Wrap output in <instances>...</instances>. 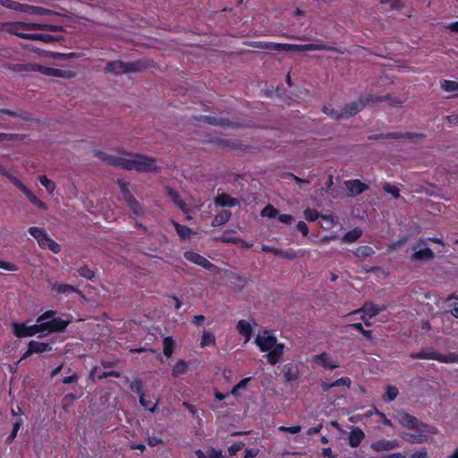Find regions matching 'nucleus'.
<instances>
[{
    "mask_svg": "<svg viewBox=\"0 0 458 458\" xmlns=\"http://www.w3.org/2000/svg\"><path fill=\"white\" fill-rule=\"evenodd\" d=\"M29 345L33 354H41L45 352H49L52 350V347L48 343L31 340L29 342Z\"/></svg>",
    "mask_w": 458,
    "mask_h": 458,
    "instance_id": "cd10ccee",
    "label": "nucleus"
},
{
    "mask_svg": "<svg viewBox=\"0 0 458 458\" xmlns=\"http://www.w3.org/2000/svg\"><path fill=\"white\" fill-rule=\"evenodd\" d=\"M399 446L400 442L397 439H379L370 445L371 450L377 453L390 451Z\"/></svg>",
    "mask_w": 458,
    "mask_h": 458,
    "instance_id": "ddd939ff",
    "label": "nucleus"
},
{
    "mask_svg": "<svg viewBox=\"0 0 458 458\" xmlns=\"http://www.w3.org/2000/svg\"><path fill=\"white\" fill-rule=\"evenodd\" d=\"M255 344L259 346L260 352H268L272 348L276 347V345L279 344H277L276 337L272 335H258L255 339Z\"/></svg>",
    "mask_w": 458,
    "mask_h": 458,
    "instance_id": "4468645a",
    "label": "nucleus"
},
{
    "mask_svg": "<svg viewBox=\"0 0 458 458\" xmlns=\"http://www.w3.org/2000/svg\"><path fill=\"white\" fill-rule=\"evenodd\" d=\"M365 438V433L361 428L356 426L351 427V431L349 433V436L347 437L348 445L352 447L356 448L358 447L363 439Z\"/></svg>",
    "mask_w": 458,
    "mask_h": 458,
    "instance_id": "dca6fc26",
    "label": "nucleus"
},
{
    "mask_svg": "<svg viewBox=\"0 0 458 458\" xmlns=\"http://www.w3.org/2000/svg\"><path fill=\"white\" fill-rule=\"evenodd\" d=\"M187 370H188L187 362L183 360H179L174 366V368L172 369V374L174 377H178V376L185 374L187 372Z\"/></svg>",
    "mask_w": 458,
    "mask_h": 458,
    "instance_id": "4c0bfd02",
    "label": "nucleus"
},
{
    "mask_svg": "<svg viewBox=\"0 0 458 458\" xmlns=\"http://www.w3.org/2000/svg\"><path fill=\"white\" fill-rule=\"evenodd\" d=\"M412 259L414 260H422V259H431L434 258V252L429 248L421 249L416 250L412 256Z\"/></svg>",
    "mask_w": 458,
    "mask_h": 458,
    "instance_id": "473e14b6",
    "label": "nucleus"
},
{
    "mask_svg": "<svg viewBox=\"0 0 458 458\" xmlns=\"http://www.w3.org/2000/svg\"><path fill=\"white\" fill-rule=\"evenodd\" d=\"M13 333L17 338L31 337L41 334L39 324L27 326L25 323L13 322Z\"/></svg>",
    "mask_w": 458,
    "mask_h": 458,
    "instance_id": "6e6552de",
    "label": "nucleus"
},
{
    "mask_svg": "<svg viewBox=\"0 0 458 458\" xmlns=\"http://www.w3.org/2000/svg\"><path fill=\"white\" fill-rule=\"evenodd\" d=\"M283 352L284 345L282 344L276 345V347L269 350L266 355L267 362L271 365H276L281 360Z\"/></svg>",
    "mask_w": 458,
    "mask_h": 458,
    "instance_id": "b1692460",
    "label": "nucleus"
},
{
    "mask_svg": "<svg viewBox=\"0 0 458 458\" xmlns=\"http://www.w3.org/2000/svg\"><path fill=\"white\" fill-rule=\"evenodd\" d=\"M71 320H64L60 318H54L47 322L40 323L41 334L44 333H63L66 330Z\"/></svg>",
    "mask_w": 458,
    "mask_h": 458,
    "instance_id": "0eeeda50",
    "label": "nucleus"
},
{
    "mask_svg": "<svg viewBox=\"0 0 458 458\" xmlns=\"http://www.w3.org/2000/svg\"><path fill=\"white\" fill-rule=\"evenodd\" d=\"M363 310H365V312L369 316V318H372V317H375L377 315L379 314V312L382 310L378 308H377L374 304L372 303H366L364 305V308Z\"/></svg>",
    "mask_w": 458,
    "mask_h": 458,
    "instance_id": "bf43d9fd",
    "label": "nucleus"
},
{
    "mask_svg": "<svg viewBox=\"0 0 458 458\" xmlns=\"http://www.w3.org/2000/svg\"><path fill=\"white\" fill-rule=\"evenodd\" d=\"M28 232L37 240L41 249L49 250L55 254L61 251V246L50 238L43 228L31 226L28 229Z\"/></svg>",
    "mask_w": 458,
    "mask_h": 458,
    "instance_id": "f03ea898",
    "label": "nucleus"
},
{
    "mask_svg": "<svg viewBox=\"0 0 458 458\" xmlns=\"http://www.w3.org/2000/svg\"><path fill=\"white\" fill-rule=\"evenodd\" d=\"M172 223L181 239L185 240L193 233L191 228H190L189 226L182 225L175 221H172Z\"/></svg>",
    "mask_w": 458,
    "mask_h": 458,
    "instance_id": "2f4dec72",
    "label": "nucleus"
},
{
    "mask_svg": "<svg viewBox=\"0 0 458 458\" xmlns=\"http://www.w3.org/2000/svg\"><path fill=\"white\" fill-rule=\"evenodd\" d=\"M236 329L241 335L245 337V342H249L252 336V327L250 322L244 319L238 321Z\"/></svg>",
    "mask_w": 458,
    "mask_h": 458,
    "instance_id": "393cba45",
    "label": "nucleus"
},
{
    "mask_svg": "<svg viewBox=\"0 0 458 458\" xmlns=\"http://www.w3.org/2000/svg\"><path fill=\"white\" fill-rule=\"evenodd\" d=\"M345 187L350 196L355 197L369 189V186L358 179L348 180L345 182Z\"/></svg>",
    "mask_w": 458,
    "mask_h": 458,
    "instance_id": "2eb2a0df",
    "label": "nucleus"
},
{
    "mask_svg": "<svg viewBox=\"0 0 458 458\" xmlns=\"http://www.w3.org/2000/svg\"><path fill=\"white\" fill-rule=\"evenodd\" d=\"M440 87L445 92H455L458 90V82L450 80L440 81Z\"/></svg>",
    "mask_w": 458,
    "mask_h": 458,
    "instance_id": "ea45409f",
    "label": "nucleus"
},
{
    "mask_svg": "<svg viewBox=\"0 0 458 458\" xmlns=\"http://www.w3.org/2000/svg\"><path fill=\"white\" fill-rule=\"evenodd\" d=\"M142 382L140 379H134L130 384L131 390L133 393L139 394L140 396H141V394H144V393L142 392Z\"/></svg>",
    "mask_w": 458,
    "mask_h": 458,
    "instance_id": "13d9d810",
    "label": "nucleus"
},
{
    "mask_svg": "<svg viewBox=\"0 0 458 458\" xmlns=\"http://www.w3.org/2000/svg\"><path fill=\"white\" fill-rule=\"evenodd\" d=\"M425 135L423 133H418V132H387V133H381L377 135L369 136V139L370 140H377V139H408V140H413V139H421L424 138Z\"/></svg>",
    "mask_w": 458,
    "mask_h": 458,
    "instance_id": "f8f14e48",
    "label": "nucleus"
},
{
    "mask_svg": "<svg viewBox=\"0 0 458 458\" xmlns=\"http://www.w3.org/2000/svg\"><path fill=\"white\" fill-rule=\"evenodd\" d=\"M372 254L374 250L370 246H360L355 251L357 257H370Z\"/></svg>",
    "mask_w": 458,
    "mask_h": 458,
    "instance_id": "8fccbe9b",
    "label": "nucleus"
},
{
    "mask_svg": "<svg viewBox=\"0 0 458 458\" xmlns=\"http://www.w3.org/2000/svg\"><path fill=\"white\" fill-rule=\"evenodd\" d=\"M373 95L360 97L358 100L347 104L343 109V117L348 118L361 111L367 105H372Z\"/></svg>",
    "mask_w": 458,
    "mask_h": 458,
    "instance_id": "423d86ee",
    "label": "nucleus"
},
{
    "mask_svg": "<svg viewBox=\"0 0 458 458\" xmlns=\"http://www.w3.org/2000/svg\"><path fill=\"white\" fill-rule=\"evenodd\" d=\"M318 216H319V214H318V210H316L314 208H307L304 210V217L306 220H308L310 222L316 221L318 218Z\"/></svg>",
    "mask_w": 458,
    "mask_h": 458,
    "instance_id": "5fc2aeb1",
    "label": "nucleus"
},
{
    "mask_svg": "<svg viewBox=\"0 0 458 458\" xmlns=\"http://www.w3.org/2000/svg\"><path fill=\"white\" fill-rule=\"evenodd\" d=\"M439 353L440 352H437L433 348H427V349L421 350L420 352L411 353L410 357L413 360L420 359V360H437Z\"/></svg>",
    "mask_w": 458,
    "mask_h": 458,
    "instance_id": "4be33fe9",
    "label": "nucleus"
},
{
    "mask_svg": "<svg viewBox=\"0 0 458 458\" xmlns=\"http://www.w3.org/2000/svg\"><path fill=\"white\" fill-rule=\"evenodd\" d=\"M183 256L188 261L196 264L210 272L216 273L218 271V267L215 264L211 263L204 256L195 251L187 250L183 253Z\"/></svg>",
    "mask_w": 458,
    "mask_h": 458,
    "instance_id": "1a4fd4ad",
    "label": "nucleus"
},
{
    "mask_svg": "<svg viewBox=\"0 0 458 458\" xmlns=\"http://www.w3.org/2000/svg\"><path fill=\"white\" fill-rule=\"evenodd\" d=\"M126 203L133 214L137 216L144 214L143 206L134 197L127 200Z\"/></svg>",
    "mask_w": 458,
    "mask_h": 458,
    "instance_id": "c9c22d12",
    "label": "nucleus"
},
{
    "mask_svg": "<svg viewBox=\"0 0 458 458\" xmlns=\"http://www.w3.org/2000/svg\"><path fill=\"white\" fill-rule=\"evenodd\" d=\"M16 27L22 30H49V31H59L61 27L56 25H49L37 22H18Z\"/></svg>",
    "mask_w": 458,
    "mask_h": 458,
    "instance_id": "f3484780",
    "label": "nucleus"
},
{
    "mask_svg": "<svg viewBox=\"0 0 458 458\" xmlns=\"http://www.w3.org/2000/svg\"><path fill=\"white\" fill-rule=\"evenodd\" d=\"M78 273L81 276H82L88 280L93 281V279L95 277V272L86 265L81 267L78 269Z\"/></svg>",
    "mask_w": 458,
    "mask_h": 458,
    "instance_id": "a18cd8bd",
    "label": "nucleus"
},
{
    "mask_svg": "<svg viewBox=\"0 0 458 458\" xmlns=\"http://www.w3.org/2000/svg\"><path fill=\"white\" fill-rule=\"evenodd\" d=\"M140 403L145 409L148 410L151 413H156L157 411V403H156L154 405L150 406L151 402L148 401L145 398V394H141V396H140Z\"/></svg>",
    "mask_w": 458,
    "mask_h": 458,
    "instance_id": "de8ad7c7",
    "label": "nucleus"
},
{
    "mask_svg": "<svg viewBox=\"0 0 458 458\" xmlns=\"http://www.w3.org/2000/svg\"><path fill=\"white\" fill-rule=\"evenodd\" d=\"M398 393V389L395 386H388L386 390V394L384 395V401H394L397 397Z\"/></svg>",
    "mask_w": 458,
    "mask_h": 458,
    "instance_id": "49530a36",
    "label": "nucleus"
},
{
    "mask_svg": "<svg viewBox=\"0 0 458 458\" xmlns=\"http://www.w3.org/2000/svg\"><path fill=\"white\" fill-rule=\"evenodd\" d=\"M215 203L220 207L233 208L240 204L239 200L235 198L231 197L228 194L221 193L215 198Z\"/></svg>",
    "mask_w": 458,
    "mask_h": 458,
    "instance_id": "5701e85b",
    "label": "nucleus"
},
{
    "mask_svg": "<svg viewBox=\"0 0 458 458\" xmlns=\"http://www.w3.org/2000/svg\"><path fill=\"white\" fill-rule=\"evenodd\" d=\"M267 50L284 51V50H293V51H318L327 50L328 47L326 44H306V45H294V44H282V43H268L266 46Z\"/></svg>",
    "mask_w": 458,
    "mask_h": 458,
    "instance_id": "20e7f679",
    "label": "nucleus"
},
{
    "mask_svg": "<svg viewBox=\"0 0 458 458\" xmlns=\"http://www.w3.org/2000/svg\"><path fill=\"white\" fill-rule=\"evenodd\" d=\"M51 289L58 294H66L79 292L77 288L73 285L59 283L53 284Z\"/></svg>",
    "mask_w": 458,
    "mask_h": 458,
    "instance_id": "c85d7f7f",
    "label": "nucleus"
},
{
    "mask_svg": "<svg viewBox=\"0 0 458 458\" xmlns=\"http://www.w3.org/2000/svg\"><path fill=\"white\" fill-rule=\"evenodd\" d=\"M301 428L299 425L291 426V427L280 426L278 428V430L280 432H288V433H291V434H297V433H299L301 431Z\"/></svg>",
    "mask_w": 458,
    "mask_h": 458,
    "instance_id": "774afa93",
    "label": "nucleus"
},
{
    "mask_svg": "<svg viewBox=\"0 0 458 458\" xmlns=\"http://www.w3.org/2000/svg\"><path fill=\"white\" fill-rule=\"evenodd\" d=\"M0 5L17 12H21L22 8L21 3L13 0H0Z\"/></svg>",
    "mask_w": 458,
    "mask_h": 458,
    "instance_id": "37998d69",
    "label": "nucleus"
},
{
    "mask_svg": "<svg viewBox=\"0 0 458 458\" xmlns=\"http://www.w3.org/2000/svg\"><path fill=\"white\" fill-rule=\"evenodd\" d=\"M277 214H278L277 209L276 208H274L272 205L266 206L261 211V216H267L269 218L276 217Z\"/></svg>",
    "mask_w": 458,
    "mask_h": 458,
    "instance_id": "864d4df0",
    "label": "nucleus"
},
{
    "mask_svg": "<svg viewBox=\"0 0 458 458\" xmlns=\"http://www.w3.org/2000/svg\"><path fill=\"white\" fill-rule=\"evenodd\" d=\"M39 71L41 72V73H43L45 75L55 76V77L62 76V72L59 69H55V68L41 66L39 68Z\"/></svg>",
    "mask_w": 458,
    "mask_h": 458,
    "instance_id": "6e6d98bb",
    "label": "nucleus"
},
{
    "mask_svg": "<svg viewBox=\"0 0 458 458\" xmlns=\"http://www.w3.org/2000/svg\"><path fill=\"white\" fill-rule=\"evenodd\" d=\"M383 190L388 194H391L394 199H398L400 196V190L398 187L392 185L388 182H386L383 185Z\"/></svg>",
    "mask_w": 458,
    "mask_h": 458,
    "instance_id": "09e8293b",
    "label": "nucleus"
},
{
    "mask_svg": "<svg viewBox=\"0 0 458 458\" xmlns=\"http://www.w3.org/2000/svg\"><path fill=\"white\" fill-rule=\"evenodd\" d=\"M167 194L171 198V199L174 201V204L183 212H187V205L186 203L181 199L180 194L174 191L172 188L167 189Z\"/></svg>",
    "mask_w": 458,
    "mask_h": 458,
    "instance_id": "c756f323",
    "label": "nucleus"
},
{
    "mask_svg": "<svg viewBox=\"0 0 458 458\" xmlns=\"http://www.w3.org/2000/svg\"><path fill=\"white\" fill-rule=\"evenodd\" d=\"M379 102H387L388 105L393 107H399L403 103V100L391 94H386L383 96H373L372 105Z\"/></svg>",
    "mask_w": 458,
    "mask_h": 458,
    "instance_id": "412c9836",
    "label": "nucleus"
},
{
    "mask_svg": "<svg viewBox=\"0 0 458 458\" xmlns=\"http://www.w3.org/2000/svg\"><path fill=\"white\" fill-rule=\"evenodd\" d=\"M200 347L205 348L207 346H215L216 345V337L214 334L210 331H204L200 340Z\"/></svg>",
    "mask_w": 458,
    "mask_h": 458,
    "instance_id": "f704fd0d",
    "label": "nucleus"
},
{
    "mask_svg": "<svg viewBox=\"0 0 458 458\" xmlns=\"http://www.w3.org/2000/svg\"><path fill=\"white\" fill-rule=\"evenodd\" d=\"M312 360L315 364L320 365L326 369H335L339 367L338 364L329 359L328 354L326 352L313 356Z\"/></svg>",
    "mask_w": 458,
    "mask_h": 458,
    "instance_id": "6ab92c4d",
    "label": "nucleus"
},
{
    "mask_svg": "<svg viewBox=\"0 0 458 458\" xmlns=\"http://www.w3.org/2000/svg\"><path fill=\"white\" fill-rule=\"evenodd\" d=\"M0 113L4 114H7L11 117H20L22 119H27V116L22 112L13 111L7 108H1Z\"/></svg>",
    "mask_w": 458,
    "mask_h": 458,
    "instance_id": "e2e57ef3",
    "label": "nucleus"
},
{
    "mask_svg": "<svg viewBox=\"0 0 458 458\" xmlns=\"http://www.w3.org/2000/svg\"><path fill=\"white\" fill-rule=\"evenodd\" d=\"M232 213L229 210L224 209L215 216L211 222L213 227H218L225 225L231 218Z\"/></svg>",
    "mask_w": 458,
    "mask_h": 458,
    "instance_id": "bb28decb",
    "label": "nucleus"
},
{
    "mask_svg": "<svg viewBox=\"0 0 458 458\" xmlns=\"http://www.w3.org/2000/svg\"><path fill=\"white\" fill-rule=\"evenodd\" d=\"M17 36L22 39L28 40H39L44 43H53L55 41V37L50 34H41V33H17Z\"/></svg>",
    "mask_w": 458,
    "mask_h": 458,
    "instance_id": "a211bd4d",
    "label": "nucleus"
},
{
    "mask_svg": "<svg viewBox=\"0 0 458 458\" xmlns=\"http://www.w3.org/2000/svg\"><path fill=\"white\" fill-rule=\"evenodd\" d=\"M457 299H458V296L455 293L450 294L445 299V302L447 303V306H448V311L455 318H458V302L454 301V300H457Z\"/></svg>",
    "mask_w": 458,
    "mask_h": 458,
    "instance_id": "7c9ffc66",
    "label": "nucleus"
},
{
    "mask_svg": "<svg viewBox=\"0 0 458 458\" xmlns=\"http://www.w3.org/2000/svg\"><path fill=\"white\" fill-rule=\"evenodd\" d=\"M251 380V377L242 379L239 383L234 385L231 390V394L237 395L239 390L243 389L247 386L248 383Z\"/></svg>",
    "mask_w": 458,
    "mask_h": 458,
    "instance_id": "3c124183",
    "label": "nucleus"
},
{
    "mask_svg": "<svg viewBox=\"0 0 458 458\" xmlns=\"http://www.w3.org/2000/svg\"><path fill=\"white\" fill-rule=\"evenodd\" d=\"M174 340L172 336H166L163 340V352L165 357L169 358L174 352Z\"/></svg>",
    "mask_w": 458,
    "mask_h": 458,
    "instance_id": "e433bc0d",
    "label": "nucleus"
},
{
    "mask_svg": "<svg viewBox=\"0 0 458 458\" xmlns=\"http://www.w3.org/2000/svg\"><path fill=\"white\" fill-rule=\"evenodd\" d=\"M14 186L19 189L34 206L40 209L47 208V204L40 200L35 194H33L32 191L29 190L22 182L20 180H15Z\"/></svg>",
    "mask_w": 458,
    "mask_h": 458,
    "instance_id": "9b49d317",
    "label": "nucleus"
},
{
    "mask_svg": "<svg viewBox=\"0 0 458 458\" xmlns=\"http://www.w3.org/2000/svg\"><path fill=\"white\" fill-rule=\"evenodd\" d=\"M95 156L107 165L122 167L125 170H135L142 173L158 171L157 159L146 155L135 154L131 158H125L109 155L103 151H95Z\"/></svg>",
    "mask_w": 458,
    "mask_h": 458,
    "instance_id": "f257e3e1",
    "label": "nucleus"
},
{
    "mask_svg": "<svg viewBox=\"0 0 458 458\" xmlns=\"http://www.w3.org/2000/svg\"><path fill=\"white\" fill-rule=\"evenodd\" d=\"M56 314V311L54 310H48L45 312H43L40 316L37 318V323L40 324L43 322L48 321L50 318H54L55 315Z\"/></svg>",
    "mask_w": 458,
    "mask_h": 458,
    "instance_id": "4d7b16f0",
    "label": "nucleus"
},
{
    "mask_svg": "<svg viewBox=\"0 0 458 458\" xmlns=\"http://www.w3.org/2000/svg\"><path fill=\"white\" fill-rule=\"evenodd\" d=\"M375 414L379 417L383 425L390 427V428L394 427L392 421L389 419H387V417L386 416V414L384 412L380 411L377 409H375Z\"/></svg>",
    "mask_w": 458,
    "mask_h": 458,
    "instance_id": "338daca9",
    "label": "nucleus"
},
{
    "mask_svg": "<svg viewBox=\"0 0 458 458\" xmlns=\"http://www.w3.org/2000/svg\"><path fill=\"white\" fill-rule=\"evenodd\" d=\"M299 376V369L293 363H287L284 367V377L286 382L296 380Z\"/></svg>",
    "mask_w": 458,
    "mask_h": 458,
    "instance_id": "a878e982",
    "label": "nucleus"
},
{
    "mask_svg": "<svg viewBox=\"0 0 458 458\" xmlns=\"http://www.w3.org/2000/svg\"><path fill=\"white\" fill-rule=\"evenodd\" d=\"M117 184L119 185V188L121 190V192L123 194V199L125 200V202L127 200H129L130 199H131L132 197H134L130 190H129V183L124 182L123 180L122 179H118L117 180Z\"/></svg>",
    "mask_w": 458,
    "mask_h": 458,
    "instance_id": "a19ab883",
    "label": "nucleus"
},
{
    "mask_svg": "<svg viewBox=\"0 0 458 458\" xmlns=\"http://www.w3.org/2000/svg\"><path fill=\"white\" fill-rule=\"evenodd\" d=\"M351 385L352 380L348 377H343L331 383V386H334V387L344 386L349 388Z\"/></svg>",
    "mask_w": 458,
    "mask_h": 458,
    "instance_id": "680f3d73",
    "label": "nucleus"
},
{
    "mask_svg": "<svg viewBox=\"0 0 458 458\" xmlns=\"http://www.w3.org/2000/svg\"><path fill=\"white\" fill-rule=\"evenodd\" d=\"M38 181L49 193H53L55 190V183L46 175H39Z\"/></svg>",
    "mask_w": 458,
    "mask_h": 458,
    "instance_id": "c03bdc74",
    "label": "nucleus"
},
{
    "mask_svg": "<svg viewBox=\"0 0 458 458\" xmlns=\"http://www.w3.org/2000/svg\"><path fill=\"white\" fill-rule=\"evenodd\" d=\"M196 120H198L199 122H204L210 125H216V126H221V127L237 128L240 126L239 123L233 122V121L230 120L229 118H217V117L212 116V115L200 114L198 117H196Z\"/></svg>",
    "mask_w": 458,
    "mask_h": 458,
    "instance_id": "9d476101",
    "label": "nucleus"
},
{
    "mask_svg": "<svg viewBox=\"0 0 458 458\" xmlns=\"http://www.w3.org/2000/svg\"><path fill=\"white\" fill-rule=\"evenodd\" d=\"M143 65L140 61L125 63L120 60L110 61L106 64V71L115 75L136 72L141 71Z\"/></svg>",
    "mask_w": 458,
    "mask_h": 458,
    "instance_id": "39448f33",
    "label": "nucleus"
},
{
    "mask_svg": "<svg viewBox=\"0 0 458 458\" xmlns=\"http://www.w3.org/2000/svg\"><path fill=\"white\" fill-rule=\"evenodd\" d=\"M437 361L443 363H458V354L454 352H449L445 355L439 353Z\"/></svg>",
    "mask_w": 458,
    "mask_h": 458,
    "instance_id": "79ce46f5",
    "label": "nucleus"
},
{
    "mask_svg": "<svg viewBox=\"0 0 458 458\" xmlns=\"http://www.w3.org/2000/svg\"><path fill=\"white\" fill-rule=\"evenodd\" d=\"M403 438L411 444H420L423 441L421 435L406 434Z\"/></svg>",
    "mask_w": 458,
    "mask_h": 458,
    "instance_id": "69168bd1",
    "label": "nucleus"
},
{
    "mask_svg": "<svg viewBox=\"0 0 458 458\" xmlns=\"http://www.w3.org/2000/svg\"><path fill=\"white\" fill-rule=\"evenodd\" d=\"M22 424H23V420L21 417H19L13 423V430L11 431L9 436L6 437L5 442L7 444H11L15 439V437H17V433L20 430Z\"/></svg>",
    "mask_w": 458,
    "mask_h": 458,
    "instance_id": "58836bf2",
    "label": "nucleus"
},
{
    "mask_svg": "<svg viewBox=\"0 0 458 458\" xmlns=\"http://www.w3.org/2000/svg\"><path fill=\"white\" fill-rule=\"evenodd\" d=\"M245 444L242 441L234 442L233 445H231L227 451L229 453L230 456H234L236 454L241 451L244 447Z\"/></svg>",
    "mask_w": 458,
    "mask_h": 458,
    "instance_id": "052dcab7",
    "label": "nucleus"
},
{
    "mask_svg": "<svg viewBox=\"0 0 458 458\" xmlns=\"http://www.w3.org/2000/svg\"><path fill=\"white\" fill-rule=\"evenodd\" d=\"M21 13H29L30 15H52L55 13V12L50 9H47L41 6L30 5L28 4H22Z\"/></svg>",
    "mask_w": 458,
    "mask_h": 458,
    "instance_id": "aec40b11",
    "label": "nucleus"
},
{
    "mask_svg": "<svg viewBox=\"0 0 458 458\" xmlns=\"http://www.w3.org/2000/svg\"><path fill=\"white\" fill-rule=\"evenodd\" d=\"M323 113L326 114L327 115H328L329 117L336 119V120L343 118L342 110L338 111V110H335V108H331L327 106H325L323 107Z\"/></svg>",
    "mask_w": 458,
    "mask_h": 458,
    "instance_id": "603ef678",
    "label": "nucleus"
},
{
    "mask_svg": "<svg viewBox=\"0 0 458 458\" xmlns=\"http://www.w3.org/2000/svg\"><path fill=\"white\" fill-rule=\"evenodd\" d=\"M362 235V231L360 228H354L352 230L348 231L343 236V242L346 243H352L356 242Z\"/></svg>",
    "mask_w": 458,
    "mask_h": 458,
    "instance_id": "72a5a7b5",
    "label": "nucleus"
},
{
    "mask_svg": "<svg viewBox=\"0 0 458 458\" xmlns=\"http://www.w3.org/2000/svg\"><path fill=\"white\" fill-rule=\"evenodd\" d=\"M182 406L189 411V412L191 414V416L193 418H195L198 420L201 421V419L199 416V411H198V409L195 406H193L192 404H191L188 402H183L182 403Z\"/></svg>",
    "mask_w": 458,
    "mask_h": 458,
    "instance_id": "0e129e2a",
    "label": "nucleus"
},
{
    "mask_svg": "<svg viewBox=\"0 0 458 458\" xmlns=\"http://www.w3.org/2000/svg\"><path fill=\"white\" fill-rule=\"evenodd\" d=\"M395 419L397 420L398 423L407 428L420 432H427L430 433L429 426L421 422L419 419H417L415 416L408 413L405 411H397V414L395 416Z\"/></svg>",
    "mask_w": 458,
    "mask_h": 458,
    "instance_id": "7ed1b4c3",
    "label": "nucleus"
}]
</instances>
